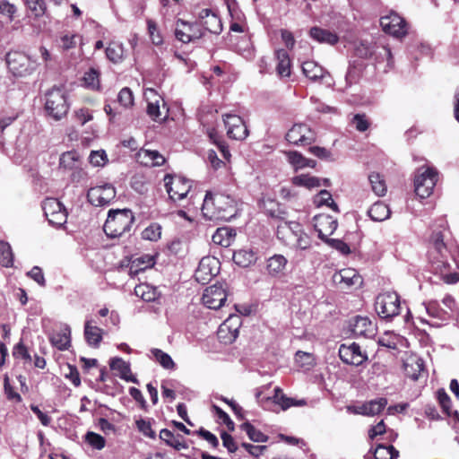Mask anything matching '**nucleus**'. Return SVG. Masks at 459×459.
I'll list each match as a JSON object with an SVG mask.
<instances>
[{
	"instance_id": "1",
	"label": "nucleus",
	"mask_w": 459,
	"mask_h": 459,
	"mask_svg": "<svg viewBox=\"0 0 459 459\" xmlns=\"http://www.w3.org/2000/svg\"><path fill=\"white\" fill-rule=\"evenodd\" d=\"M237 203L230 195L207 192L202 212L210 221H229L237 215Z\"/></svg>"
},
{
	"instance_id": "2",
	"label": "nucleus",
	"mask_w": 459,
	"mask_h": 459,
	"mask_svg": "<svg viewBox=\"0 0 459 459\" xmlns=\"http://www.w3.org/2000/svg\"><path fill=\"white\" fill-rule=\"evenodd\" d=\"M450 232L448 229L440 225L433 230L429 238V252L433 259V264H437V268H446L449 266V250L447 247V238Z\"/></svg>"
},
{
	"instance_id": "3",
	"label": "nucleus",
	"mask_w": 459,
	"mask_h": 459,
	"mask_svg": "<svg viewBox=\"0 0 459 459\" xmlns=\"http://www.w3.org/2000/svg\"><path fill=\"white\" fill-rule=\"evenodd\" d=\"M44 110L48 118L59 121L69 110L67 96L64 89L53 87L45 93Z\"/></svg>"
},
{
	"instance_id": "4",
	"label": "nucleus",
	"mask_w": 459,
	"mask_h": 459,
	"mask_svg": "<svg viewBox=\"0 0 459 459\" xmlns=\"http://www.w3.org/2000/svg\"><path fill=\"white\" fill-rule=\"evenodd\" d=\"M134 221V216L131 210H110L103 230L107 236L118 238L130 230Z\"/></svg>"
},
{
	"instance_id": "5",
	"label": "nucleus",
	"mask_w": 459,
	"mask_h": 459,
	"mask_svg": "<svg viewBox=\"0 0 459 459\" xmlns=\"http://www.w3.org/2000/svg\"><path fill=\"white\" fill-rule=\"evenodd\" d=\"M6 62L12 74L16 76L30 74L37 66L35 61L23 52L12 51L7 54Z\"/></svg>"
},
{
	"instance_id": "6",
	"label": "nucleus",
	"mask_w": 459,
	"mask_h": 459,
	"mask_svg": "<svg viewBox=\"0 0 459 459\" xmlns=\"http://www.w3.org/2000/svg\"><path fill=\"white\" fill-rule=\"evenodd\" d=\"M377 314L383 318H392L400 312V299L395 292H385L377 296L375 303Z\"/></svg>"
},
{
	"instance_id": "7",
	"label": "nucleus",
	"mask_w": 459,
	"mask_h": 459,
	"mask_svg": "<svg viewBox=\"0 0 459 459\" xmlns=\"http://www.w3.org/2000/svg\"><path fill=\"white\" fill-rule=\"evenodd\" d=\"M42 209L49 224L61 227L66 222L67 212L56 198H46L42 203Z\"/></svg>"
},
{
	"instance_id": "8",
	"label": "nucleus",
	"mask_w": 459,
	"mask_h": 459,
	"mask_svg": "<svg viewBox=\"0 0 459 459\" xmlns=\"http://www.w3.org/2000/svg\"><path fill=\"white\" fill-rule=\"evenodd\" d=\"M163 180L167 193L173 201L184 199L191 189L190 181L180 176L167 174Z\"/></svg>"
},
{
	"instance_id": "9",
	"label": "nucleus",
	"mask_w": 459,
	"mask_h": 459,
	"mask_svg": "<svg viewBox=\"0 0 459 459\" xmlns=\"http://www.w3.org/2000/svg\"><path fill=\"white\" fill-rule=\"evenodd\" d=\"M437 173L432 169H426L423 172L418 171L414 179L415 193L420 198L429 197L437 180Z\"/></svg>"
},
{
	"instance_id": "10",
	"label": "nucleus",
	"mask_w": 459,
	"mask_h": 459,
	"mask_svg": "<svg viewBox=\"0 0 459 459\" xmlns=\"http://www.w3.org/2000/svg\"><path fill=\"white\" fill-rule=\"evenodd\" d=\"M147 100V114L156 122H162L168 116L162 98L153 89H147L144 92Z\"/></svg>"
},
{
	"instance_id": "11",
	"label": "nucleus",
	"mask_w": 459,
	"mask_h": 459,
	"mask_svg": "<svg viewBox=\"0 0 459 459\" xmlns=\"http://www.w3.org/2000/svg\"><path fill=\"white\" fill-rule=\"evenodd\" d=\"M116 197L115 187L103 184L91 187L87 193L88 201L94 206H106Z\"/></svg>"
},
{
	"instance_id": "12",
	"label": "nucleus",
	"mask_w": 459,
	"mask_h": 459,
	"mask_svg": "<svg viewBox=\"0 0 459 459\" xmlns=\"http://www.w3.org/2000/svg\"><path fill=\"white\" fill-rule=\"evenodd\" d=\"M286 140L294 145H308L316 140V135L307 125L295 124L286 134Z\"/></svg>"
},
{
	"instance_id": "13",
	"label": "nucleus",
	"mask_w": 459,
	"mask_h": 459,
	"mask_svg": "<svg viewBox=\"0 0 459 459\" xmlns=\"http://www.w3.org/2000/svg\"><path fill=\"white\" fill-rule=\"evenodd\" d=\"M223 122L227 129V135L234 140L242 141L248 135V129L244 120L235 114L223 115Z\"/></svg>"
},
{
	"instance_id": "14",
	"label": "nucleus",
	"mask_w": 459,
	"mask_h": 459,
	"mask_svg": "<svg viewBox=\"0 0 459 459\" xmlns=\"http://www.w3.org/2000/svg\"><path fill=\"white\" fill-rule=\"evenodd\" d=\"M333 281L342 290L359 288L362 278L353 268H344L333 275Z\"/></svg>"
},
{
	"instance_id": "15",
	"label": "nucleus",
	"mask_w": 459,
	"mask_h": 459,
	"mask_svg": "<svg viewBox=\"0 0 459 459\" xmlns=\"http://www.w3.org/2000/svg\"><path fill=\"white\" fill-rule=\"evenodd\" d=\"M219 264V260L214 256L208 255L203 257L195 273V280L203 284L208 282L213 276L218 274Z\"/></svg>"
},
{
	"instance_id": "16",
	"label": "nucleus",
	"mask_w": 459,
	"mask_h": 459,
	"mask_svg": "<svg viewBox=\"0 0 459 459\" xmlns=\"http://www.w3.org/2000/svg\"><path fill=\"white\" fill-rule=\"evenodd\" d=\"M204 32L201 27L195 23H190L178 19L176 23L175 36L183 43H189L202 38Z\"/></svg>"
},
{
	"instance_id": "17",
	"label": "nucleus",
	"mask_w": 459,
	"mask_h": 459,
	"mask_svg": "<svg viewBox=\"0 0 459 459\" xmlns=\"http://www.w3.org/2000/svg\"><path fill=\"white\" fill-rule=\"evenodd\" d=\"M227 294L222 285L214 284L207 287L202 296L203 304L210 309H218L223 306Z\"/></svg>"
},
{
	"instance_id": "18",
	"label": "nucleus",
	"mask_w": 459,
	"mask_h": 459,
	"mask_svg": "<svg viewBox=\"0 0 459 459\" xmlns=\"http://www.w3.org/2000/svg\"><path fill=\"white\" fill-rule=\"evenodd\" d=\"M380 25L385 32L396 38H401L407 32L404 20L394 13L381 17Z\"/></svg>"
},
{
	"instance_id": "19",
	"label": "nucleus",
	"mask_w": 459,
	"mask_h": 459,
	"mask_svg": "<svg viewBox=\"0 0 459 459\" xmlns=\"http://www.w3.org/2000/svg\"><path fill=\"white\" fill-rule=\"evenodd\" d=\"M350 330L354 336L372 338L377 333L376 325L367 316H357L351 319Z\"/></svg>"
},
{
	"instance_id": "20",
	"label": "nucleus",
	"mask_w": 459,
	"mask_h": 459,
	"mask_svg": "<svg viewBox=\"0 0 459 459\" xmlns=\"http://www.w3.org/2000/svg\"><path fill=\"white\" fill-rule=\"evenodd\" d=\"M339 356L344 363L354 366L361 365L367 359V355L361 351L359 345L355 342L342 344L339 348Z\"/></svg>"
},
{
	"instance_id": "21",
	"label": "nucleus",
	"mask_w": 459,
	"mask_h": 459,
	"mask_svg": "<svg viewBox=\"0 0 459 459\" xmlns=\"http://www.w3.org/2000/svg\"><path fill=\"white\" fill-rule=\"evenodd\" d=\"M314 228L318 233L319 238L324 242L329 239L331 236L337 229V220L328 214L316 215L313 219Z\"/></svg>"
},
{
	"instance_id": "22",
	"label": "nucleus",
	"mask_w": 459,
	"mask_h": 459,
	"mask_svg": "<svg viewBox=\"0 0 459 459\" xmlns=\"http://www.w3.org/2000/svg\"><path fill=\"white\" fill-rule=\"evenodd\" d=\"M300 228L301 225L296 221L283 222L277 227V238L292 248Z\"/></svg>"
},
{
	"instance_id": "23",
	"label": "nucleus",
	"mask_w": 459,
	"mask_h": 459,
	"mask_svg": "<svg viewBox=\"0 0 459 459\" xmlns=\"http://www.w3.org/2000/svg\"><path fill=\"white\" fill-rule=\"evenodd\" d=\"M239 325L240 317L230 316L219 327V338L224 339L225 342H233L238 337Z\"/></svg>"
},
{
	"instance_id": "24",
	"label": "nucleus",
	"mask_w": 459,
	"mask_h": 459,
	"mask_svg": "<svg viewBox=\"0 0 459 459\" xmlns=\"http://www.w3.org/2000/svg\"><path fill=\"white\" fill-rule=\"evenodd\" d=\"M136 160L145 167L161 166L165 158L158 152L142 149L136 153Z\"/></svg>"
},
{
	"instance_id": "25",
	"label": "nucleus",
	"mask_w": 459,
	"mask_h": 459,
	"mask_svg": "<svg viewBox=\"0 0 459 459\" xmlns=\"http://www.w3.org/2000/svg\"><path fill=\"white\" fill-rule=\"evenodd\" d=\"M302 72L312 82H323L326 77H330L329 73L314 61L304 62Z\"/></svg>"
},
{
	"instance_id": "26",
	"label": "nucleus",
	"mask_w": 459,
	"mask_h": 459,
	"mask_svg": "<svg viewBox=\"0 0 459 459\" xmlns=\"http://www.w3.org/2000/svg\"><path fill=\"white\" fill-rule=\"evenodd\" d=\"M310 37L319 42L329 45H334L338 42L339 37L336 33L330 31L329 30L323 29L320 27H312L309 30Z\"/></svg>"
},
{
	"instance_id": "27",
	"label": "nucleus",
	"mask_w": 459,
	"mask_h": 459,
	"mask_svg": "<svg viewBox=\"0 0 459 459\" xmlns=\"http://www.w3.org/2000/svg\"><path fill=\"white\" fill-rule=\"evenodd\" d=\"M110 368L118 372L120 378L127 382H136V378L131 374L130 365L121 358H113L110 360Z\"/></svg>"
},
{
	"instance_id": "28",
	"label": "nucleus",
	"mask_w": 459,
	"mask_h": 459,
	"mask_svg": "<svg viewBox=\"0 0 459 459\" xmlns=\"http://www.w3.org/2000/svg\"><path fill=\"white\" fill-rule=\"evenodd\" d=\"M50 342L53 346L60 351L67 350L71 342V331L69 326L65 325L58 332H55L50 336Z\"/></svg>"
},
{
	"instance_id": "29",
	"label": "nucleus",
	"mask_w": 459,
	"mask_h": 459,
	"mask_svg": "<svg viewBox=\"0 0 459 459\" xmlns=\"http://www.w3.org/2000/svg\"><path fill=\"white\" fill-rule=\"evenodd\" d=\"M103 330L87 320L84 325V337L87 343L92 347H98L102 340Z\"/></svg>"
},
{
	"instance_id": "30",
	"label": "nucleus",
	"mask_w": 459,
	"mask_h": 459,
	"mask_svg": "<svg viewBox=\"0 0 459 459\" xmlns=\"http://www.w3.org/2000/svg\"><path fill=\"white\" fill-rule=\"evenodd\" d=\"M160 438L168 446L173 447L177 451L186 449L187 445L181 436H175L173 432L167 429H163L160 432Z\"/></svg>"
},
{
	"instance_id": "31",
	"label": "nucleus",
	"mask_w": 459,
	"mask_h": 459,
	"mask_svg": "<svg viewBox=\"0 0 459 459\" xmlns=\"http://www.w3.org/2000/svg\"><path fill=\"white\" fill-rule=\"evenodd\" d=\"M277 65L276 71L281 77H289L290 75V60L288 53L284 49H279L275 52Z\"/></svg>"
},
{
	"instance_id": "32",
	"label": "nucleus",
	"mask_w": 459,
	"mask_h": 459,
	"mask_svg": "<svg viewBox=\"0 0 459 459\" xmlns=\"http://www.w3.org/2000/svg\"><path fill=\"white\" fill-rule=\"evenodd\" d=\"M406 375L413 380H417L423 370V360L418 357H411L404 362Z\"/></svg>"
},
{
	"instance_id": "33",
	"label": "nucleus",
	"mask_w": 459,
	"mask_h": 459,
	"mask_svg": "<svg viewBox=\"0 0 459 459\" xmlns=\"http://www.w3.org/2000/svg\"><path fill=\"white\" fill-rule=\"evenodd\" d=\"M287 264V259L282 255H274L267 261V271L272 276L280 275Z\"/></svg>"
},
{
	"instance_id": "34",
	"label": "nucleus",
	"mask_w": 459,
	"mask_h": 459,
	"mask_svg": "<svg viewBox=\"0 0 459 459\" xmlns=\"http://www.w3.org/2000/svg\"><path fill=\"white\" fill-rule=\"evenodd\" d=\"M233 261L241 267H248L256 261V255L251 249H240L233 254Z\"/></svg>"
},
{
	"instance_id": "35",
	"label": "nucleus",
	"mask_w": 459,
	"mask_h": 459,
	"mask_svg": "<svg viewBox=\"0 0 459 459\" xmlns=\"http://www.w3.org/2000/svg\"><path fill=\"white\" fill-rule=\"evenodd\" d=\"M368 213L373 221H383L389 218L390 210L385 204L377 202L369 208Z\"/></svg>"
},
{
	"instance_id": "36",
	"label": "nucleus",
	"mask_w": 459,
	"mask_h": 459,
	"mask_svg": "<svg viewBox=\"0 0 459 459\" xmlns=\"http://www.w3.org/2000/svg\"><path fill=\"white\" fill-rule=\"evenodd\" d=\"M82 41V37L78 33L70 31L64 32L58 40V46L63 50H69L74 48Z\"/></svg>"
},
{
	"instance_id": "37",
	"label": "nucleus",
	"mask_w": 459,
	"mask_h": 459,
	"mask_svg": "<svg viewBox=\"0 0 459 459\" xmlns=\"http://www.w3.org/2000/svg\"><path fill=\"white\" fill-rule=\"evenodd\" d=\"M134 293L137 297L148 302L155 300L160 295L155 287L145 283L137 285L134 288Z\"/></svg>"
},
{
	"instance_id": "38",
	"label": "nucleus",
	"mask_w": 459,
	"mask_h": 459,
	"mask_svg": "<svg viewBox=\"0 0 459 459\" xmlns=\"http://www.w3.org/2000/svg\"><path fill=\"white\" fill-rule=\"evenodd\" d=\"M292 183L298 186L312 189L321 186V179L308 174H301L294 177L292 178Z\"/></svg>"
},
{
	"instance_id": "39",
	"label": "nucleus",
	"mask_w": 459,
	"mask_h": 459,
	"mask_svg": "<svg viewBox=\"0 0 459 459\" xmlns=\"http://www.w3.org/2000/svg\"><path fill=\"white\" fill-rule=\"evenodd\" d=\"M364 65L362 62L354 61L350 64L348 67V71L345 75V81L347 85H351L357 82L361 75L363 71Z\"/></svg>"
},
{
	"instance_id": "40",
	"label": "nucleus",
	"mask_w": 459,
	"mask_h": 459,
	"mask_svg": "<svg viewBox=\"0 0 459 459\" xmlns=\"http://www.w3.org/2000/svg\"><path fill=\"white\" fill-rule=\"evenodd\" d=\"M151 353L153 359L164 368L166 369H174L176 367L175 362L172 358L163 351L160 349H152Z\"/></svg>"
},
{
	"instance_id": "41",
	"label": "nucleus",
	"mask_w": 459,
	"mask_h": 459,
	"mask_svg": "<svg viewBox=\"0 0 459 459\" xmlns=\"http://www.w3.org/2000/svg\"><path fill=\"white\" fill-rule=\"evenodd\" d=\"M368 180L371 185L373 192L378 196H384L387 191L385 181L383 177L378 173H371L368 176Z\"/></svg>"
},
{
	"instance_id": "42",
	"label": "nucleus",
	"mask_w": 459,
	"mask_h": 459,
	"mask_svg": "<svg viewBox=\"0 0 459 459\" xmlns=\"http://www.w3.org/2000/svg\"><path fill=\"white\" fill-rule=\"evenodd\" d=\"M240 429L244 430L248 436V437L254 442L264 443L268 440V437L265 434L256 429L249 422H245L241 424Z\"/></svg>"
},
{
	"instance_id": "43",
	"label": "nucleus",
	"mask_w": 459,
	"mask_h": 459,
	"mask_svg": "<svg viewBox=\"0 0 459 459\" xmlns=\"http://www.w3.org/2000/svg\"><path fill=\"white\" fill-rule=\"evenodd\" d=\"M107 57L113 63H119L124 57V47L117 42H112L106 48Z\"/></svg>"
},
{
	"instance_id": "44",
	"label": "nucleus",
	"mask_w": 459,
	"mask_h": 459,
	"mask_svg": "<svg viewBox=\"0 0 459 459\" xmlns=\"http://www.w3.org/2000/svg\"><path fill=\"white\" fill-rule=\"evenodd\" d=\"M399 452L393 446L379 445L374 452L375 459H396Z\"/></svg>"
},
{
	"instance_id": "45",
	"label": "nucleus",
	"mask_w": 459,
	"mask_h": 459,
	"mask_svg": "<svg viewBox=\"0 0 459 459\" xmlns=\"http://www.w3.org/2000/svg\"><path fill=\"white\" fill-rule=\"evenodd\" d=\"M427 313L434 317L440 320H447V312L444 308L440 307L437 300H430L424 303Z\"/></svg>"
},
{
	"instance_id": "46",
	"label": "nucleus",
	"mask_w": 459,
	"mask_h": 459,
	"mask_svg": "<svg viewBox=\"0 0 459 459\" xmlns=\"http://www.w3.org/2000/svg\"><path fill=\"white\" fill-rule=\"evenodd\" d=\"M317 206L326 205L335 212H339L338 205L333 200L332 195L327 190H321L314 199Z\"/></svg>"
},
{
	"instance_id": "47",
	"label": "nucleus",
	"mask_w": 459,
	"mask_h": 459,
	"mask_svg": "<svg viewBox=\"0 0 459 459\" xmlns=\"http://www.w3.org/2000/svg\"><path fill=\"white\" fill-rule=\"evenodd\" d=\"M24 4L31 15L36 18L43 16L46 13L47 4L44 0H24Z\"/></svg>"
},
{
	"instance_id": "48",
	"label": "nucleus",
	"mask_w": 459,
	"mask_h": 459,
	"mask_svg": "<svg viewBox=\"0 0 459 459\" xmlns=\"http://www.w3.org/2000/svg\"><path fill=\"white\" fill-rule=\"evenodd\" d=\"M0 264L4 267H12L13 264L11 246L4 241H0Z\"/></svg>"
},
{
	"instance_id": "49",
	"label": "nucleus",
	"mask_w": 459,
	"mask_h": 459,
	"mask_svg": "<svg viewBox=\"0 0 459 459\" xmlns=\"http://www.w3.org/2000/svg\"><path fill=\"white\" fill-rule=\"evenodd\" d=\"M201 26L211 33L219 34L222 30L221 19L216 14H212L203 22Z\"/></svg>"
},
{
	"instance_id": "50",
	"label": "nucleus",
	"mask_w": 459,
	"mask_h": 459,
	"mask_svg": "<svg viewBox=\"0 0 459 459\" xmlns=\"http://www.w3.org/2000/svg\"><path fill=\"white\" fill-rule=\"evenodd\" d=\"M142 238L145 240L158 241L161 238V226L152 223L142 231Z\"/></svg>"
},
{
	"instance_id": "51",
	"label": "nucleus",
	"mask_w": 459,
	"mask_h": 459,
	"mask_svg": "<svg viewBox=\"0 0 459 459\" xmlns=\"http://www.w3.org/2000/svg\"><path fill=\"white\" fill-rule=\"evenodd\" d=\"M82 80L87 88L91 90L100 89V73L96 69L91 68L87 71L84 74Z\"/></svg>"
},
{
	"instance_id": "52",
	"label": "nucleus",
	"mask_w": 459,
	"mask_h": 459,
	"mask_svg": "<svg viewBox=\"0 0 459 459\" xmlns=\"http://www.w3.org/2000/svg\"><path fill=\"white\" fill-rule=\"evenodd\" d=\"M375 46L368 41L361 40L355 44L354 53L360 58H368L372 56Z\"/></svg>"
},
{
	"instance_id": "53",
	"label": "nucleus",
	"mask_w": 459,
	"mask_h": 459,
	"mask_svg": "<svg viewBox=\"0 0 459 459\" xmlns=\"http://www.w3.org/2000/svg\"><path fill=\"white\" fill-rule=\"evenodd\" d=\"M368 408V416H375L379 414L387 405V399L381 397L366 402Z\"/></svg>"
},
{
	"instance_id": "54",
	"label": "nucleus",
	"mask_w": 459,
	"mask_h": 459,
	"mask_svg": "<svg viewBox=\"0 0 459 459\" xmlns=\"http://www.w3.org/2000/svg\"><path fill=\"white\" fill-rule=\"evenodd\" d=\"M284 154L287 157L288 162L294 168L295 170L304 169L305 157L301 153L296 151H288L284 152Z\"/></svg>"
},
{
	"instance_id": "55",
	"label": "nucleus",
	"mask_w": 459,
	"mask_h": 459,
	"mask_svg": "<svg viewBox=\"0 0 459 459\" xmlns=\"http://www.w3.org/2000/svg\"><path fill=\"white\" fill-rule=\"evenodd\" d=\"M78 161V155L74 152H67L61 155L59 164L61 167L68 169L75 168Z\"/></svg>"
},
{
	"instance_id": "56",
	"label": "nucleus",
	"mask_w": 459,
	"mask_h": 459,
	"mask_svg": "<svg viewBox=\"0 0 459 459\" xmlns=\"http://www.w3.org/2000/svg\"><path fill=\"white\" fill-rule=\"evenodd\" d=\"M311 246L310 237L300 228L292 248L306 250Z\"/></svg>"
},
{
	"instance_id": "57",
	"label": "nucleus",
	"mask_w": 459,
	"mask_h": 459,
	"mask_svg": "<svg viewBox=\"0 0 459 459\" xmlns=\"http://www.w3.org/2000/svg\"><path fill=\"white\" fill-rule=\"evenodd\" d=\"M85 439L93 448L98 450L102 449L106 444L105 438L95 432H88Z\"/></svg>"
},
{
	"instance_id": "58",
	"label": "nucleus",
	"mask_w": 459,
	"mask_h": 459,
	"mask_svg": "<svg viewBox=\"0 0 459 459\" xmlns=\"http://www.w3.org/2000/svg\"><path fill=\"white\" fill-rule=\"evenodd\" d=\"M131 187L140 195H144L148 191L147 182L143 176H134L131 179Z\"/></svg>"
},
{
	"instance_id": "59",
	"label": "nucleus",
	"mask_w": 459,
	"mask_h": 459,
	"mask_svg": "<svg viewBox=\"0 0 459 459\" xmlns=\"http://www.w3.org/2000/svg\"><path fill=\"white\" fill-rule=\"evenodd\" d=\"M117 100L125 108L133 106L134 96L132 91L127 87L123 88L117 95Z\"/></svg>"
},
{
	"instance_id": "60",
	"label": "nucleus",
	"mask_w": 459,
	"mask_h": 459,
	"mask_svg": "<svg viewBox=\"0 0 459 459\" xmlns=\"http://www.w3.org/2000/svg\"><path fill=\"white\" fill-rule=\"evenodd\" d=\"M434 270L437 273L439 272L441 279L447 284H454L459 281V273H444L446 270L450 268V265L446 268L439 267L437 268V264H433Z\"/></svg>"
},
{
	"instance_id": "61",
	"label": "nucleus",
	"mask_w": 459,
	"mask_h": 459,
	"mask_svg": "<svg viewBox=\"0 0 459 459\" xmlns=\"http://www.w3.org/2000/svg\"><path fill=\"white\" fill-rule=\"evenodd\" d=\"M147 25L152 42L155 45H160L162 43V37L159 32L156 22L152 20H148Z\"/></svg>"
},
{
	"instance_id": "62",
	"label": "nucleus",
	"mask_w": 459,
	"mask_h": 459,
	"mask_svg": "<svg viewBox=\"0 0 459 459\" xmlns=\"http://www.w3.org/2000/svg\"><path fill=\"white\" fill-rule=\"evenodd\" d=\"M17 12V8L14 4H11L7 0L0 1V13L7 16L10 21H13L15 13Z\"/></svg>"
},
{
	"instance_id": "63",
	"label": "nucleus",
	"mask_w": 459,
	"mask_h": 459,
	"mask_svg": "<svg viewBox=\"0 0 459 459\" xmlns=\"http://www.w3.org/2000/svg\"><path fill=\"white\" fill-rule=\"evenodd\" d=\"M90 162L93 166H104L108 160L104 151H92L90 154Z\"/></svg>"
},
{
	"instance_id": "64",
	"label": "nucleus",
	"mask_w": 459,
	"mask_h": 459,
	"mask_svg": "<svg viewBox=\"0 0 459 459\" xmlns=\"http://www.w3.org/2000/svg\"><path fill=\"white\" fill-rule=\"evenodd\" d=\"M136 427L140 432H142L144 436L155 438V432L152 429L151 423L143 419H140L136 420Z\"/></svg>"
}]
</instances>
